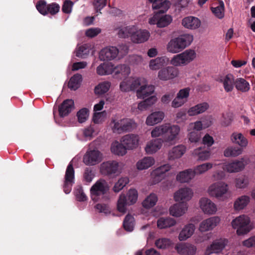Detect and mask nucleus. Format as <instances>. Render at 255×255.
<instances>
[{"label":"nucleus","instance_id":"nucleus-1","mask_svg":"<svg viewBox=\"0 0 255 255\" xmlns=\"http://www.w3.org/2000/svg\"><path fill=\"white\" fill-rule=\"evenodd\" d=\"M180 131L178 125L166 123L155 127L151 134L152 137L162 136L165 141L171 142L178 139Z\"/></svg>","mask_w":255,"mask_h":255},{"label":"nucleus","instance_id":"nucleus-2","mask_svg":"<svg viewBox=\"0 0 255 255\" xmlns=\"http://www.w3.org/2000/svg\"><path fill=\"white\" fill-rule=\"evenodd\" d=\"M136 127V124L133 120L128 118L120 119L117 117H113L109 123V127L112 132L117 134L131 131Z\"/></svg>","mask_w":255,"mask_h":255},{"label":"nucleus","instance_id":"nucleus-3","mask_svg":"<svg viewBox=\"0 0 255 255\" xmlns=\"http://www.w3.org/2000/svg\"><path fill=\"white\" fill-rule=\"evenodd\" d=\"M193 40V36L190 34L181 35L170 40L167 45V50L172 53H178L189 45Z\"/></svg>","mask_w":255,"mask_h":255},{"label":"nucleus","instance_id":"nucleus-4","mask_svg":"<svg viewBox=\"0 0 255 255\" xmlns=\"http://www.w3.org/2000/svg\"><path fill=\"white\" fill-rule=\"evenodd\" d=\"M138 198L137 191L134 189H129L127 196L125 194H121L119 196L117 202V209L122 213L127 212V206L134 204L137 201Z\"/></svg>","mask_w":255,"mask_h":255},{"label":"nucleus","instance_id":"nucleus-5","mask_svg":"<svg viewBox=\"0 0 255 255\" xmlns=\"http://www.w3.org/2000/svg\"><path fill=\"white\" fill-rule=\"evenodd\" d=\"M250 218L243 215L234 219L231 224L233 228L237 229V234L238 235H243L247 234L251 230L250 225Z\"/></svg>","mask_w":255,"mask_h":255},{"label":"nucleus","instance_id":"nucleus-6","mask_svg":"<svg viewBox=\"0 0 255 255\" xmlns=\"http://www.w3.org/2000/svg\"><path fill=\"white\" fill-rule=\"evenodd\" d=\"M196 57V53L193 50H186L184 52L175 55L170 60V64L175 66L186 65Z\"/></svg>","mask_w":255,"mask_h":255},{"label":"nucleus","instance_id":"nucleus-7","mask_svg":"<svg viewBox=\"0 0 255 255\" xmlns=\"http://www.w3.org/2000/svg\"><path fill=\"white\" fill-rule=\"evenodd\" d=\"M103 154L97 149L89 148L83 156V162L87 165L93 166L102 161Z\"/></svg>","mask_w":255,"mask_h":255},{"label":"nucleus","instance_id":"nucleus-8","mask_svg":"<svg viewBox=\"0 0 255 255\" xmlns=\"http://www.w3.org/2000/svg\"><path fill=\"white\" fill-rule=\"evenodd\" d=\"M107 182L104 179L98 180L91 188L90 192L92 199L97 201L98 197L104 195L109 190Z\"/></svg>","mask_w":255,"mask_h":255},{"label":"nucleus","instance_id":"nucleus-9","mask_svg":"<svg viewBox=\"0 0 255 255\" xmlns=\"http://www.w3.org/2000/svg\"><path fill=\"white\" fill-rule=\"evenodd\" d=\"M75 171L72 161L68 164L65 172L63 190L66 194H69L72 189V186L74 183Z\"/></svg>","mask_w":255,"mask_h":255},{"label":"nucleus","instance_id":"nucleus-10","mask_svg":"<svg viewBox=\"0 0 255 255\" xmlns=\"http://www.w3.org/2000/svg\"><path fill=\"white\" fill-rule=\"evenodd\" d=\"M179 70L175 66H169L162 68L158 73V78L161 81L173 79L178 76Z\"/></svg>","mask_w":255,"mask_h":255},{"label":"nucleus","instance_id":"nucleus-11","mask_svg":"<svg viewBox=\"0 0 255 255\" xmlns=\"http://www.w3.org/2000/svg\"><path fill=\"white\" fill-rule=\"evenodd\" d=\"M228 191V185L223 182L212 184L209 188V194L218 198H223Z\"/></svg>","mask_w":255,"mask_h":255},{"label":"nucleus","instance_id":"nucleus-12","mask_svg":"<svg viewBox=\"0 0 255 255\" xmlns=\"http://www.w3.org/2000/svg\"><path fill=\"white\" fill-rule=\"evenodd\" d=\"M119 166V163L117 161H105L100 165V172L105 175H111L118 172Z\"/></svg>","mask_w":255,"mask_h":255},{"label":"nucleus","instance_id":"nucleus-13","mask_svg":"<svg viewBox=\"0 0 255 255\" xmlns=\"http://www.w3.org/2000/svg\"><path fill=\"white\" fill-rule=\"evenodd\" d=\"M227 244L228 240L227 239H220L216 240L210 246L207 247L206 254H219L224 250Z\"/></svg>","mask_w":255,"mask_h":255},{"label":"nucleus","instance_id":"nucleus-14","mask_svg":"<svg viewBox=\"0 0 255 255\" xmlns=\"http://www.w3.org/2000/svg\"><path fill=\"white\" fill-rule=\"evenodd\" d=\"M218 217H212L203 220L200 224L199 230L201 232L208 231L213 229L220 222Z\"/></svg>","mask_w":255,"mask_h":255},{"label":"nucleus","instance_id":"nucleus-15","mask_svg":"<svg viewBox=\"0 0 255 255\" xmlns=\"http://www.w3.org/2000/svg\"><path fill=\"white\" fill-rule=\"evenodd\" d=\"M119 53V49L114 46H111L103 49L100 53L99 57L102 61L111 60L115 58Z\"/></svg>","mask_w":255,"mask_h":255},{"label":"nucleus","instance_id":"nucleus-16","mask_svg":"<svg viewBox=\"0 0 255 255\" xmlns=\"http://www.w3.org/2000/svg\"><path fill=\"white\" fill-rule=\"evenodd\" d=\"M121 142L128 149H132L137 147L139 137L133 134H126L122 137Z\"/></svg>","mask_w":255,"mask_h":255},{"label":"nucleus","instance_id":"nucleus-17","mask_svg":"<svg viewBox=\"0 0 255 255\" xmlns=\"http://www.w3.org/2000/svg\"><path fill=\"white\" fill-rule=\"evenodd\" d=\"M170 169V166L168 164H164L157 168L153 170L151 175L153 178V181L154 184H156L160 182L164 177V174L168 171Z\"/></svg>","mask_w":255,"mask_h":255},{"label":"nucleus","instance_id":"nucleus-18","mask_svg":"<svg viewBox=\"0 0 255 255\" xmlns=\"http://www.w3.org/2000/svg\"><path fill=\"white\" fill-rule=\"evenodd\" d=\"M200 204L201 209L205 214H213L217 211L216 205L207 198H201Z\"/></svg>","mask_w":255,"mask_h":255},{"label":"nucleus","instance_id":"nucleus-19","mask_svg":"<svg viewBox=\"0 0 255 255\" xmlns=\"http://www.w3.org/2000/svg\"><path fill=\"white\" fill-rule=\"evenodd\" d=\"M74 109V102L71 99L64 100L58 108L59 116L64 117L67 116Z\"/></svg>","mask_w":255,"mask_h":255},{"label":"nucleus","instance_id":"nucleus-20","mask_svg":"<svg viewBox=\"0 0 255 255\" xmlns=\"http://www.w3.org/2000/svg\"><path fill=\"white\" fill-rule=\"evenodd\" d=\"M193 195L192 190L189 188H183L180 189L174 194V199L176 201L186 202L189 200Z\"/></svg>","mask_w":255,"mask_h":255},{"label":"nucleus","instance_id":"nucleus-21","mask_svg":"<svg viewBox=\"0 0 255 255\" xmlns=\"http://www.w3.org/2000/svg\"><path fill=\"white\" fill-rule=\"evenodd\" d=\"M131 91L136 90L138 98H143V86H141V79L137 77H130Z\"/></svg>","mask_w":255,"mask_h":255},{"label":"nucleus","instance_id":"nucleus-22","mask_svg":"<svg viewBox=\"0 0 255 255\" xmlns=\"http://www.w3.org/2000/svg\"><path fill=\"white\" fill-rule=\"evenodd\" d=\"M187 210V204L185 202H181L172 206L169 209L170 214L173 216L180 217L184 214Z\"/></svg>","mask_w":255,"mask_h":255},{"label":"nucleus","instance_id":"nucleus-23","mask_svg":"<svg viewBox=\"0 0 255 255\" xmlns=\"http://www.w3.org/2000/svg\"><path fill=\"white\" fill-rule=\"evenodd\" d=\"M113 73L117 78H126L130 74V68L127 65L120 64L114 67Z\"/></svg>","mask_w":255,"mask_h":255},{"label":"nucleus","instance_id":"nucleus-24","mask_svg":"<svg viewBox=\"0 0 255 255\" xmlns=\"http://www.w3.org/2000/svg\"><path fill=\"white\" fill-rule=\"evenodd\" d=\"M176 248L178 253L182 255H194L197 250L195 246L189 244H180Z\"/></svg>","mask_w":255,"mask_h":255},{"label":"nucleus","instance_id":"nucleus-25","mask_svg":"<svg viewBox=\"0 0 255 255\" xmlns=\"http://www.w3.org/2000/svg\"><path fill=\"white\" fill-rule=\"evenodd\" d=\"M117 31V34L120 38H126L130 37L135 31V26H127L118 27L115 29Z\"/></svg>","mask_w":255,"mask_h":255},{"label":"nucleus","instance_id":"nucleus-26","mask_svg":"<svg viewBox=\"0 0 255 255\" xmlns=\"http://www.w3.org/2000/svg\"><path fill=\"white\" fill-rule=\"evenodd\" d=\"M245 166V165L242 159V160H236L228 163L225 165V169L230 173L238 172L242 171Z\"/></svg>","mask_w":255,"mask_h":255},{"label":"nucleus","instance_id":"nucleus-27","mask_svg":"<svg viewBox=\"0 0 255 255\" xmlns=\"http://www.w3.org/2000/svg\"><path fill=\"white\" fill-rule=\"evenodd\" d=\"M182 24L187 28L195 29L200 26L201 22L197 17L188 16L183 19Z\"/></svg>","mask_w":255,"mask_h":255},{"label":"nucleus","instance_id":"nucleus-28","mask_svg":"<svg viewBox=\"0 0 255 255\" xmlns=\"http://www.w3.org/2000/svg\"><path fill=\"white\" fill-rule=\"evenodd\" d=\"M168 62L169 58L166 56L158 57L150 61L149 67L152 70H158L167 64Z\"/></svg>","mask_w":255,"mask_h":255},{"label":"nucleus","instance_id":"nucleus-29","mask_svg":"<svg viewBox=\"0 0 255 255\" xmlns=\"http://www.w3.org/2000/svg\"><path fill=\"white\" fill-rule=\"evenodd\" d=\"M162 143L163 140L161 138L152 140L146 144L144 150L148 153H153L161 148Z\"/></svg>","mask_w":255,"mask_h":255},{"label":"nucleus","instance_id":"nucleus-30","mask_svg":"<svg viewBox=\"0 0 255 255\" xmlns=\"http://www.w3.org/2000/svg\"><path fill=\"white\" fill-rule=\"evenodd\" d=\"M195 227L193 224L186 225L180 232L178 239L180 241H185L190 238L194 233Z\"/></svg>","mask_w":255,"mask_h":255},{"label":"nucleus","instance_id":"nucleus-31","mask_svg":"<svg viewBox=\"0 0 255 255\" xmlns=\"http://www.w3.org/2000/svg\"><path fill=\"white\" fill-rule=\"evenodd\" d=\"M170 5V2L168 0H155L154 4H152L153 9H157V13H164L166 12Z\"/></svg>","mask_w":255,"mask_h":255},{"label":"nucleus","instance_id":"nucleus-32","mask_svg":"<svg viewBox=\"0 0 255 255\" xmlns=\"http://www.w3.org/2000/svg\"><path fill=\"white\" fill-rule=\"evenodd\" d=\"M164 114L161 111L155 112L151 114L146 119V124L152 126L160 123L163 119Z\"/></svg>","mask_w":255,"mask_h":255},{"label":"nucleus","instance_id":"nucleus-33","mask_svg":"<svg viewBox=\"0 0 255 255\" xmlns=\"http://www.w3.org/2000/svg\"><path fill=\"white\" fill-rule=\"evenodd\" d=\"M186 147L183 145H179L174 146L169 152V159L174 160L181 157L185 152Z\"/></svg>","mask_w":255,"mask_h":255},{"label":"nucleus","instance_id":"nucleus-34","mask_svg":"<svg viewBox=\"0 0 255 255\" xmlns=\"http://www.w3.org/2000/svg\"><path fill=\"white\" fill-rule=\"evenodd\" d=\"M208 108L209 105L207 103L204 102L198 104L190 108L188 111V113L190 116H193L204 112Z\"/></svg>","mask_w":255,"mask_h":255},{"label":"nucleus","instance_id":"nucleus-35","mask_svg":"<svg viewBox=\"0 0 255 255\" xmlns=\"http://www.w3.org/2000/svg\"><path fill=\"white\" fill-rule=\"evenodd\" d=\"M193 170L188 169L180 172L176 176L177 181L181 183L188 182L194 177Z\"/></svg>","mask_w":255,"mask_h":255},{"label":"nucleus","instance_id":"nucleus-36","mask_svg":"<svg viewBox=\"0 0 255 255\" xmlns=\"http://www.w3.org/2000/svg\"><path fill=\"white\" fill-rule=\"evenodd\" d=\"M111 149L112 152L115 154L123 156L126 154L128 149L123 143L115 141L112 144Z\"/></svg>","mask_w":255,"mask_h":255},{"label":"nucleus","instance_id":"nucleus-37","mask_svg":"<svg viewBox=\"0 0 255 255\" xmlns=\"http://www.w3.org/2000/svg\"><path fill=\"white\" fill-rule=\"evenodd\" d=\"M113 68L111 63H103L97 68V73L100 75H109L113 73Z\"/></svg>","mask_w":255,"mask_h":255},{"label":"nucleus","instance_id":"nucleus-38","mask_svg":"<svg viewBox=\"0 0 255 255\" xmlns=\"http://www.w3.org/2000/svg\"><path fill=\"white\" fill-rule=\"evenodd\" d=\"M176 224L174 219L170 217L160 218L157 222V227L159 229H165L173 226Z\"/></svg>","mask_w":255,"mask_h":255},{"label":"nucleus","instance_id":"nucleus-39","mask_svg":"<svg viewBox=\"0 0 255 255\" xmlns=\"http://www.w3.org/2000/svg\"><path fill=\"white\" fill-rule=\"evenodd\" d=\"M250 197L248 196H242L238 198L234 203V208L236 210L243 209L250 202Z\"/></svg>","mask_w":255,"mask_h":255},{"label":"nucleus","instance_id":"nucleus-40","mask_svg":"<svg viewBox=\"0 0 255 255\" xmlns=\"http://www.w3.org/2000/svg\"><path fill=\"white\" fill-rule=\"evenodd\" d=\"M82 75L80 74H75L70 78L68 87L71 90H76L80 87Z\"/></svg>","mask_w":255,"mask_h":255},{"label":"nucleus","instance_id":"nucleus-41","mask_svg":"<svg viewBox=\"0 0 255 255\" xmlns=\"http://www.w3.org/2000/svg\"><path fill=\"white\" fill-rule=\"evenodd\" d=\"M237 89L242 92H246L250 89V86L248 81L242 78H237L235 81Z\"/></svg>","mask_w":255,"mask_h":255},{"label":"nucleus","instance_id":"nucleus-42","mask_svg":"<svg viewBox=\"0 0 255 255\" xmlns=\"http://www.w3.org/2000/svg\"><path fill=\"white\" fill-rule=\"evenodd\" d=\"M233 142L239 144L241 147H246L248 144L247 139L241 133H233L231 136Z\"/></svg>","mask_w":255,"mask_h":255},{"label":"nucleus","instance_id":"nucleus-43","mask_svg":"<svg viewBox=\"0 0 255 255\" xmlns=\"http://www.w3.org/2000/svg\"><path fill=\"white\" fill-rule=\"evenodd\" d=\"M221 82L223 83L226 92H229L233 90L234 88V79L232 75H227L223 80H221Z\"/></svg>","mask_w":255,"mask_h":255},{"label":"nucleus","instance_id":"nucleus-44","mask_svg":"<svg viewBox=\"0 0 255 255\" xmlns=\"http://www.w3.org/2000/svg\"><path fill=\"white\" fill-rule=\"evenodd\" d=\"M193 154L197 156L198 160L201 161L208 159L210 156V151L205 149L202 147L195 149L193 151Z\"/></svg>","mask_w":255,"mask_h":255},{"label":"nucleus","instance_id":"nucleus-45","mask_svg":"<svg viewBox=\"0 0 255 255\" xmlns=\"http://www.w3.org/2000/svg\"><path fill=\"white\" fill-rule=\"evenodd\" d=\"M134 225L133 217L129 214L127 215L123 222L124 229L128 232H131L133 230Z\"/></svg>","mask_w":255,"mask_h":255},{"label":"nucleus","instance_id":"nucleus-46","mask_svg":"<svg viewBox=\"0 0 255 255\" xmlns=\"http://www.w3.org/2000/svg\"><path fill=\"white\" fill-rule=\"evenodd\" d=\"M129 179L127 177H122L115 183L113 190L115 192H119L129 183Z\"/></svg>","mask_w":255,"mask_h":255},{"label":"nucleus","instance_id":"nucleus-47","mask_svg":"<svg viewBox=\"0 0 255 255\" xmlns=\"http://www.w3.org/2000/svg\"><path fill=\"white\" fill-rule=\"evenodd\" d=\"M243 149L239 147H229L226 148L224 152L226 157L237 156L242 153Z\"/></svg>","mask_w":255,"mask_h":255},{"label":"nucleus","instance_id":"nucleus-48","mask_svg":"<svg viewBox=\"0 0 255 255\" xmlns=\"http://www.w3.org/2000/svg\"><path fill=\"white\" fill-rule=\"evenodd\" d=\"M110 86L111 83L109 82L101 83L95 88V93L97 95H102L109 91Z\"/></svg>","mask_w":255,"mask_h":255},{"label":"nucleus","instance_id":"nucleus-49","mask_svg":"<svg viewBox=\"0 0 255 255\" xmlns=\"http://www.w3.org/2000/svg\"><path fill=\"white\" fill-rule=\"evenodd\" d=\"M224 3L223 1H220L219 4L216 7H212V12L218 18L221 19L224 16Z\"/></svg>","mask_w":255,"mask_h":255},{"label":"nucleus","instance_id":"nucleus-50","mask_svg":"<svg viewBox=\"0 0 255 255\" xmlns=\"http://www.w3.org/2000/svg\"><path fill=\"white\" fill-rule=\"evenodd\" d=\"M212 164L210 163H205L197 166L194 170H193L194 176L196 174H201L207 171L212 167Z\"/></svg>","mask_w":255,"mask_h":255},{"label":"nucleus","instance_id":"nucleus-51","mask_svg":"<svg viewBox=\"0 0 255 255\" xmlns=\"http://www.w3.org/2000/svg\"><path fill=\"white\" fill-rule=\"evenodd\" d=\"M131 41L134 43H142L143 41V31L141 29H138L136 26V30L131 37Z\"/></svg>","mask_w":255,"mask_h":255},{"label":"nucleus","instance_id":"nucleus-52","mask_svg":"<svg viewBox=\"0 0 255 255\" xmlns=\"http://www.w3.org/2000/svg\"><path fill=\"white\" fill-rule=\"evenodd\" d=\"M157 201V197L155 194H150L144 199V209L150 208L154 206Z\"/></svg>","mask_w":255,"mask_h":255},{"label":"nucleus","instance_id":"nucleus-53","mask_svg":"<svg viewBox=\"0 0 255 255\" xmlns=\"http://www.w3.org/2000/svg\"><path fill=\"white\" fill-rule=\"evenodd\" d=\"M74 194L76 200L78 201L84 202L87 200V197L81 186H78L75 189Z\"/></svg>","mask_w":255,"mask_h":255},{"label":"nucleus","instance_id":"nucleus-54","mask_svg":"<svg viewBox=\"0 0 255 255\" xmlns=\"http://www.w3.org/2000/svg\"><path fill=\"white\" fill-rule=\"evenodd\" d=\"M172 17L169 15H165L161 17L156 23L157 26L159 27H164L168 25L172 21Z\"/></svg>","mask_w":255,"mask_h":255},{"label":"nucleus","instance_id":"nucleus-55","mask_svg":"<svg viewBox=\"0 0 255 255\" xmlns=\"http://www.w3.org/2000/svg\"><path fill=\"white\" fill-rule=\"evenodd\" d=\"M212 124L211 121L208 120L207 123H205L204 120H201L200 121H197L194 124L193 128L194 131H200L203 128H207L210 126Z\"/></svg>","mask_w":255,"mask_h":255},{"label":"nucleus","instance_id":"nucleus-56","mask_svg":"<svg viewBox=\"0 0 255 255\" xmlns=\"http://www.w3.org/2000/svg\"><path fill=\"white\" fill-rule=\"evenodd\" d=\"M78 121L80 123L85 122L89 117V110L87 108H83L77 113Z\"/></svg>","mask_w":255,"mask_h":255},{"label":"nucleus","instance_id":"nucleus-57","mask_svg":"<svg viewBox=\"0 0 255 255\" xmlns=\"http://www.w3.org/2000/svg\"><path fill=\"white\" fill-rule=\"evenodd\" d=\"M130 77L125 79L120 84V89L123 92L131 91Z\"/></svg>","mask_w":255,"mask_h":255},{"label":"nucleus","instance_id":"nucleus-58","mask_svg":"<svg viewBox=\"0 0 255 255\" xmlns=\"http://www.w3.org/2000/svg\"><path fill=\"white\" fill-rule=\"evenodd\" d=\"M171 245V241L166 238H162L157 240L155 242L156 246L161 249H164L169 247Z\"/></svg>","mask_w":255,"mask_h":255},{"label":"nucleus","instance_id":"nucleus-59","mask_svg":"<svg viewBox=\"0 0 255 255\" xmlns=\"http://www.w3.org/2000/svg\"><path fill=\"white\" fill-rule=\"evenodd\" d=\"M36 7L38 11L42 15L47 14L48 4L44 0L38 1L36 5Z\"/></svg>","mask_w":255,"mask_h":255},{"label":"nucleus","instance_id":"nucleus-60","mask_svg":"<svg viewBox=\"0 0 255 255\" xmlns=\"http://www.w3.org/2000/svg\"><path fill=\"white\" fill-rule=\"evenodd\" d=\"M93 4L96 12L101 13V10L107 4V0H94Z\"/></svg>","mask_w":255,"mask_h":255},{"label":"nucleus","instance_id":"nucleus-61","mask_svg":"<svg viewBox=\"0 0 255 255\" xmlns=\"http://www.w3.org/2000/svg\"><path fill=\"white\" fill-rule=\"evenodd\" d=\"M101 31L102 30L99 27L90 28L86 30L85 31V35L88 37L93 38L100 34Z\"/></svg>","mask_w":255,"mask_h":255},{"label":"nucleus","instance_id":"nucleus-62","mask_svg":"<svg viewBox=\"0 0 255 255\" xmlns=\"http://www.w3.org/2000/svg\"><path fill=\"white\" fill-rule=\"evenodd\" d=\"M95 176V174L91 168H86L85 170L83 177L84 180L87 183H90Z\"/></svg>","mask_w":255,"mask_h":255},{"label":"nucleus","instance_id":"nucleus-63","mask_svg":"<svg viewBox=\"0 0 255 255\" xmlns=\"http://www.w3.org/2000/svg\"><path fill=\"white\" fill-rule=\"evenodd\" d=\"M95 208L99 213H102L105 214H108L111 212V209L107 204H97L95 206Z\"/></svg>","mask_w":255,"mask_h":255},{"label":"nucleus","instance_id":"nucleus-64","mask_svg":"<svg viewBox=\"0 0 255 255\" xmlns=\"http://www.w3.org/2000/svg\"><path fill=\"white\" fill-rule=\"evenodd\" d=\"M188 138L191 142H198L201 139L200 131H193L190 132L188 134Z\"/></svg>","mask_w":255,"mask_h":255}]
</instances>
